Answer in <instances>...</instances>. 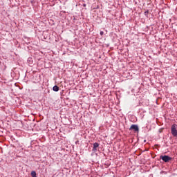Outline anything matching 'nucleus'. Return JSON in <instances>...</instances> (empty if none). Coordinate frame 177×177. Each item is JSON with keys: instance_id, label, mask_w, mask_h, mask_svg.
<instances>
[{"instance_id": "obj_6", "label": "nucleus", "mask_w": 177, "mask_h": 177, "mask_svg": "<svg viewBox=\"0 0 177 177\" xmlns=\"http://www.w3.org/2000/svg\"><path fill=\"white\" fill-rule=\"evenodd\" d=\"M30 175L32 177H37V172H35V171H32Z\"/></svg>"}, {"instance_id": "obj_2", "label": "nucleus", "mask_w": 177, "mask_h": 177, "mask_svg": "<svg viewBox=\"0 0 177 177\" xmlns=\"http://www.w3.org/2000/svg\"><path fill=\"white\" fill-rule=\"evenodd\" d=\"M160 160H162V161H164L165 162H169V161H171V160H172V158H171L167 155L160 156Z\"/></svg>"}, {"instance_id": "obj_4", "label": "nucleus", "mask_w": 177, "mask_h": 177, "mask_svg": "<svg viewBox=\"0 0 177 177\" xmlns=\"http://www.w3.org/2000/svg\"><path fill=\"white\" fill-rule=\"evenodd\" d=\"M97 147H99V143L95 142L93 144V151H96L97 150Z\"/></svg>"}, {"instance_id": "obj_5", "label": "nucleus", "mask_w": 177, "mask_h": 177, "mask_svg": "<svg viewBox=\"0 0 177 177\" xmlns=\"http://www.w3.org/2000/svg\"><path fill=\"white\" fill-rule=\"evenodd\" d=\"M53 91H54V92H59V86H54L53 88Z\"/></svg>"}, {"instance_id": "obj_1", "label": "nucleus", "mask_w": 177, "mask_h": 177, "mask_svg": "<svg viewBox=\"0 0 177 177\" xmlns=\"http://www.w3.org/2000/svg\"><path fill=\"white\" fill-rule=\"evenodd\" d=\"M177 124H174L171 125V135L174 137V138H177Z\"/></svg>"}, {"instance_id": "obj_3", "label": "nucleus", "mask_w": 177, "mask_h": 177, "mask_svg": "<svg viewBox=\"0 0 177 177\" xmlns=\"http://www.w3.org/2000/svg\"><path fill=\"white\" fill-rule=\"evenodd\" d=\"M129 129L134 131V132H138L139 131V127L136 124L131 125Z\"/></svg>"}, {"instance_id": "obj_7", "label": "nucleus", "mask_w": 177, "mask_h": 177, "mask_svg": "<svg viewBox=\"0 0 177 177\" xmlns=\"http://www.w3.org/2000/svg\"><path fill=\"white\" fill-rule=\"evenodd\" d=\"M100 35H103L104 34V32L103 31H101V32H100Z\"/></svg>"}]
</instances>
